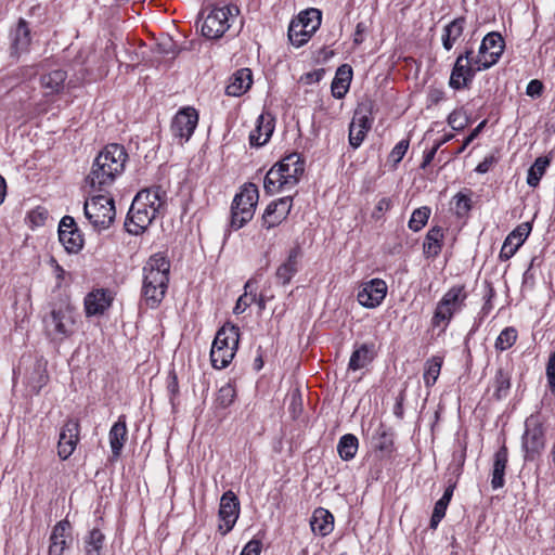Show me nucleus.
I'll return each instance as SVG.
<instances>
[{"instance_id": "nucleus-20", "label": "nucleus", "mask_w": 555, "mask_h": 555, "mask_svg": "<svg viewBox=\"0 0 555 555\" xmlns=\"http://www.w3.org/2000/svg\"><path fill=\"white\" fill-rule=\"evenodd\" d=\"M531 229L532 227L530 222H524L520 223L506 236L500 251V259L502 261H506L515 255L518 248L527 240L528 235L531 232Z\"/></svg>"}, {"instance_id": "nucleus-7", "label": "nucleus", "mask_w": 555, "mask_h": 555, "mask_svg": "<svg viewBox=\"0 0 555 555\" xmlns=\"http://www.w3.org/2000/svg\"><path fill=\"white\" fill-rule=\"evenodd\" d=\"M321 22L322 13L319 9L310 8L300 12L288 26L291 43L296 48L306 44L320 28Z\"/></svg>"}, {"instance_id": "nucleus-51", "label": "nucleus", "mask_w": 555, "mask_h": 555, "mask_svg": "<svg viewBox=\"0 0 555 555\" xmlns=\"http://www.w3.org/2000/svg\"><path fill=\"white\" fill-rule=\"evenodd\" d=\"M408 149H409V140H401L391 150V152L388 156V160L391 162L393 164V166H397L404 157Z\"/></svg>"}, {"instance_id": "nucleus-8", "label": "nucleus", "mask_w": 555, "mask_h": 555, "mask_svg": "<svg viewBox=\"0 0 555 555\" xmlns=\"http://www.w3.org/2000/svg\"><path fill=\"white\" fill-rule=\"evenodd\" d=\"M75 322L69 306L54 308L43 318L44 332L52 341L62 343L73 335Z\"/></svg>"}, {"instance_id": "nucleus-49", "label": "nucleus", "mask_w": 555, "mask_h": 555, "mask_svg": "<svg viewBox=\"0 0 555 555\" xmlns=\"http://www.w3.org/2000/svg\"><path fill=\"white\" fill-rule=\"evenodd\" d=\"M448 124L455 131L463 130L469 124V116L462 107L454 109L448 116Z\"/></svg>"}, {"instance_id": "nucleus-33", "label": "nucleus", "mask_w": 555, "mask_h": 555, "mask_svg": "<svg viewBox=\"0 0 555 555\" xmlns=\"http://www.w3.org/2000/svg\"><path fill=\"white\" fill-rule=\"evenodd\" d=\"M251 83V72H234L225 88V93L230 96H241L247 92Z\"/></svg>"}, {"instance_id": "nucleus-36", "label": "nucleus", "mask_w": 555, "mask_h": 555, "mask_svg": "<svg viewBox=\"0 0 555 555\" xmlns=\"http://www.w3.org/2000/svg\"><path fill=\"white\" fill-rule=\"evenodd\" d=\"M66 72H46L40 77V82L47 94L59 93L64 88Z\"/></svg>"}, {"instance_id": "nucleus-38", "label": "nucleus", "mask_w": 555, "mask_h": 555, "mask_svg": "<svg viewBox=\"0 0 555 555\" xmlns=\"http://www.w3.org/2000/svg\"><path fill=\"white\" fill-rule=\"evenodd\" d=\"M494 392L493 397L496 400H501L505 398L511 389V373L508 370L504 367H499L496 370L494 379H493Z\"/></svg>"}, {"instance_id": "nucleus-50", "label": "nucleus", "mask_w": 555, "mask_h": 555, "mask_svg": "<svg viewBox=\"0 0 555 555\" xmlns=\"http://www.w3.org/2000/svg\"><path fill=\"white\" fill-rule=\"evenodd\" d=\"M517 339V331L514 327L504 328L495 340V348L504 351L511 348Z\"/></svg>"}, {"instance_id": "nucleus-48", "label": "nucleus", "mask_w": 555, "mask_h": 555, "mask_svg": "<svg viewBox=\"0 0 555 555\" xmlns=\"http://www.w3.org/2000/svg\"><path fill=\"white\" fill-rule=\"evenodd\" d=\"M235 397L236 390L234 386L231 383H227L218 390L216 402L220 408L225 409L234 402Z\"/></svg>"}, {"instance_id": "nucleus-11", "label": "nucleus", "mask_w": 555, "mask_h": 555, "mask_svg": "<svg viewBox=\"0 0 555 555\" xmlns=\"http://www.w3.org/2000/svg\"><path fill=\"white\" fill-rule=\"evenodd\" d=\"M467 294L464 285L451 287L437 304L431 319L433 326H439L441 323L447 325L454 313L462 309Z\"/></svg>"}, {"instance_id": "nucleus-23", "label": "nucleus", "mask_w": 555, "mask_h": 555, "mask_svg": "<svg viewBox=\"0 0 555 555\" xmlns=\"http://www.w3.org/2000/svg\"><path fill=\"white\" fill-rule=\"evenodd\" d=\"M11 54L20 56L28 50L30 44V29L25 20L20 18L15 28L11 31Z\"/></svg>"}, {"instance_id": "nucleus-19", "label": "nucleus", "mask_w": 555, "mask_h": 555, "mask_svg": "<svg viewBox=\"0 0 555 555\" xmlns=\"http://www.w3.org/2000/svg\"><path fill=\"white\" fill-rule=\"evenodd\" d=\"M79 423L76 420H68L60 433L57 453L62 460H67L76 449L79 441Z\"/></svg>"}, {"instance_id": "nucleus-30", "label": "nucleus", "mask_w": 555, "mask_h": 555, "mask_svg": "<svg viewBox=\"0 0 555 555\" xmlns=\"http://www.w3.org/2000/svg\"><path fill=\"white\" fill-rule=\"evenodd\" d=\"M375 357L374 344H362L358 346L351 353L348 369L358 371L365 367L373 361Z\"/></svg>"}, {"instance_id": "nucleus-42", "label": "nucleus", "mask_w": 555, "mask_h": 555, "mask_svg": "<svg viewBox=\"0 0 555 555\" xmlns=\"http://www.w3.org/2000/svg\"><path fill=\"white\" fill-rule=\"evenodd\" d=\"M237 347L216 348L210 350V361L215 369L221 370L227 367L233 360Z\"/></svg>"}, {"instance_id": "nucleus-54", "label": "nucleus", "mask_w": 555, "mask_h": 555, "mask_svg": "<svg viewBox=\"0 0 555 555\" xmlns=\"http://www.w3.org/2000/svg\"><path fill=\"white\" fill-rule=\"evenodd\" d=\"M454 198L457 215H464L470 209V198L468 196L459 193Z\"/></svg>"}, {"instance_id": "nucleus-12", "label": "nucleus", "mask_w": 555, "mask_h": 555, "mask_svg": "<svg viewBox=\"0 0 555 555\" xmlns=\"http://www.w3.org/2000/svg\"><path fill=\"white\" fill-rule=\"evenodd\" d=\"M373 103L365 101L360 103L353 114L349 125V143L353 149H358L372 127Z\"/></svg>"}, {"instance_id": "nucleus-64", "label": "nucleus", "mask_w": 555, "mask_h": 555, "mask_svg": "<svg viewBox=\"0 0 555 555\" xmlns=\"http://www.w3.org/2000/svg\"><path fill=\"white\" fill-rule=\"evenodd\" d=\"M391 207V201L387 197H383L378 201L376 205V210L379 212L387 211Z\"/></svg>"}, {"instance_id": "nucleus-46", "label": "nucleus", "mask_w": 555, "mask_h": 555, "mask_svg": "<svg viewBox=\"0 0 555 555\" xmlns=\"http://www.w3.org/2000/svg\"><path fill=\"white\" fill-rule=\"evenodd\" d=\"M429 216L430 209L426 206L415 209L409 220V228L414 232L420 231L427 223Z\"/></svg>"}, {"instance_id": "nucleus-21", "label": "nucleus", "mask_w": 555, "mask_h": 555, "mask_svg": "<svg viewBox=\"0 0 555 555\" xmlns=\"http://www.w3.org/2000/svg\"><path fill=\"white\" fill-rule=\"evenodd\" d=\"M301 255L302 253L299 245H296L293 248H291L286 260L282 262L275 271V279L278 283L286 285L291 282L293 276L299 270V261Z\"/></svg>"}, {"instance_id": "nucleus-16", "label": "nucleus", "mask_w": 555, "mask_h": 555, "mask_svg": "<svg viewBox=\"0 0 555 555\" xmlns=\"http://www.w3.org/2000/svg\"><path fill=\"white\" fill-rule=\"evenodd\" d=\"M59 240L67 253L77 254L83 246V237L76 221L70 216H64L59 224Z\"/></svg>"}, {"instance_id": "nucleus-15", "label": "nucleus", "mask_w": 555, "mask_h": 555, "mask_svg": "<svg viewBox=\"0 0 555 555\" xmlns=\"http://www.w3.org/2000/svg\"><path fill=\"white\" fill-rule=\"evenodd\" d=\"M240 515V501L231 490L224 492L220 499L219 518L222 521L219 525V531L222 535L229 533L234 527Z\"/></svg>"}, {"instance_id": "nucleus-53", "label": "nucleus", "mask_w": 555, "mask_h": 555, "mask_svg": "<svg viewBox=\"0 0 555 555\" xmlns=\"http://www.w3.org/2000/svg\"><path fill=\"white\" fill-rule=\"evenodd\" d=\"M546 380L551 393L555 397V351L550 356L546 364Z\"/></svg>"}, {"instance_id": "nucleus-6", "label": "nucleus", "mask_w": 555, "mask_h": 555, "mask_svg": "<svg viewBox=\"0 0 555 555\" xmlns=\"http://www.w3.org/2000/svg\"><path fill=\"white\" fill-rule=\"evenodd\" d=\"M545 417L535 412L525 421V433L521 438V446L526 461H534L545 447Z\"/></svg>"}, {"instance_id": "nucleus-5", "label": "nucleus", "mask_w": 555, "mask_h": 555, "mask_svg": "<svg viewBox=\"0 0 555 555\" xmlns=\"http://www.w3.org/2000/svg\"><path fill=\"white\" fill-rule=\"evenodd\" d=\"M259 198L258 188L254 183H246L241 192L234 196L231 205L230 227L233 230L243 228L249 222L256 210Z\"/></svg>"}, {"instance_id": "nucleus-32", "label": "nucleus", "mask_w": 555, "mask_h": 555, "mask_svg": "<svg viewBox=\"0 0 555 555\" xmlns=\"http://www.w3.org/2000/svg\"><path fill=\"white\" fill-rule=\"evenodd\" d=\"M240 328L235 325H223L216 334L211 349L232 348L238 346Z\"/></svg>"}, {"instance_id": "nucleus-52", "label": "nucleus", "mask_w": 555, "mask_h": 555, "mask_svg": "<svg viewBox=\"0 0 555 555\" xmlns=\"http://www.w3.org/2000/svg\"><path fill=\"white\" fill-rule=\"evenodd\" d=\"M250 282L245 284V293L238 297L236 305L233 309L234 314L243 313L254 301H256V295H248L246 289L249 287Z\"/></svg>"}, {"instance_id": "nucleus-17", "label": "nucleus", "mask_w": 555, "mask_h": 555, "mask_svg": "<svg viewBox=\"0 0 555 555\" xmlns=\"http://www.w3.org/2000/svg\"><path fill=\"white\" fill-rule=\"evenodd\" d=\"M387 294V285L380 279H373L362 285L357 298L365 308H376L382 304Z\"/></svg>"}, {"instance_id": "nucleus-47", "label": "nucleus", "mask_w": 555, "mask_h": 555, "mask_svg": "<svg viewBox=\"0 0 555 555\" xmlns=\"http://www.w3.org/2000/svg\"><path fill=\"white\" fill-rule=\"evenodd\" d=\"M476 72H451L449 86L454 90L467 88L473 81Z\"/></svg>"}, {"instance_id": "nucleus-35", "label": "nucleus", "mask_w": 555, "mask_h": 555, "mask_svg": "<svg viewBox=\"0 0 555 555\" xmlns=\"http://www.w3.org/2000/svg\"><path fill=\"white\" fill-rule=\"evenodd\" d=\"M465 20L463 17L455 18L443 28L442 46L447 51H450L456 40L462 36L464 30Z\"/></svg>"}, {"instance_id": "nucleus-3", "label": "nucleus", "mask_w": 555, "mask_h": 555, "mask_svg": "<svg viewBox=\"0 0 555 555\" xmlns=\"http://www.w3.org/2000/svg\"><path fill=\"white\" fill-rule=\"evenodd\" d=\"M170 263L162 254L150 257L143 267L142 296L146 305L156 308L164 299L169 283Z\"/></svg>"}, {"instance_id": "nucleus-26", "label": "nucleus", "mask_w": 555, "mask_h": 555, "mask_svg": "<svg viewBox=\"0 0 555 555\" xmlns=\"http://www.w3.org/2000/svg\"><path fill=\"white\" fill-rule=\"evenodd\" d=\"M70 522L67 519L59 521L50 535L49 555H63L66 548V537L70 533Z\"/></svg>"}, {"instance_id": "nucleus-60", "label": "nucleus", "mask_w": 555, "mask_h": 555, "mask_svg": "<svg viewBox=\"0 0 555 555\" xmlns=\"http://www.w3.org/2000/svg\"><path fill=\"white\" fill-rule=\"evenodd\" d=\"M444 99V92L438 88H430L428 90L427 100L429 105H436Z\"/></svg>"}, {"instance_id": "nucleus-39", "label": "nucleus", "mask_w": 555, "mask_h": 555, "mask_svg": "<svg viewBox=\"0 0 555 555\" xmlns=\"http://www.w3.org/2000/svg\"><path fill=\"white\" fill-rule=\"evenodd\" d=\"M359 448V440L352 434H346L340 437L337 444V452L341 460L350 461L354 457Z\"/></svg>"}, {"instance_id": "nucleus-56", "label": "nucleus", "mask_w": 555, "mask_h": 555, "mask_svg": "<svg viewBox=\"0 0 555 555\" xmlns=\"http://www.w3.org/2000/svg\"><path fill=\"white\" fill-rule=\"evenodd\" d=\"M543 89L544 87L542 81L532 79L527 86L526 93L531 98H539L541 96Z\"/></svg>"}, {"instance_id": "nucleus-10", "label": "nucleus", "mask_w": 555, "mask_h": 555, "mask_svg": "<svg viewBox=\"0 0 555 555\" xmlns=\"http://www.w3.org/2000/svg\"><path fill=\"white\" fill-rule=\"evenodd\" d=\"M238 14L235 5L212 9L202 25V35L207 39H218L230 28Z\"/></svg>"}, {"instance_id": "nucleus-44", "label": "nucleus", "mask_w": 555, "mask_h": 555, "mask_svg": "<svg viewBox=\"0 0 555 555\" xmlns=\"http://www.w3.org/2000/svg\"><path fill=\"white\" fill-rule=\"evenodd\" d=\"M374 448L383 454H390L393 450V435L385 427L380 426L374 437Z\"/></svg>"}, {"instance_id": "nucleus-4", "label": "nucleus", "mask_w": 555, "mask_h": 555, "mask_svg": "<svg viewBox=\"0 0 555 555\" xmlns=\"http://www.w3.org/2000/svg\"><path fill=\"white\" fill-rule=\"evenodd\" d=\"M304 172V158L298 153L288 154L267 172L263 180L266 193L275 194L295 188Z\"/></svg>"}, {"instance_id": "nucleus-61", "label": "nucleus", "mask_w": 555, "mask_h": 555, "mask_svg": "<svg viewBox=\"0 0 555 555\" xmlns=\"http://www.w3.org/2000/svg\"><path fill=\"white\" fill-rule=\"evenodd\" d=\"M441 146V143H436L431 150L427 151L424 154L423 162L421 164V168L425 169L434 159L438 149Z\"/></svg>"}, {"instance_id": "nucleus-24", "label": "nucleus", "mask_w": 555, "mask_h": 555, "mask_svg": "<svg viewBox=\"0 0 555 555\" xmlns=\"http://www.w3.org/2000/svg\"><path fill=\"white\" fill-rule=\"evenodd\" d=\"M274 118L269 113L261 114L257 119V127L249 134V143L253 146L266 144L274 130Z\"/></svg>"}, {"instance_id": "nucleus-58", "label": "nucleus", "mask_w": 555, "mask_h": 555, "mask_svg": "<svg viewBox=\"0 0 555 555\" xmlns=\"http://www.w3.org/2000/svg\"><path fill=\"white\" fill-rule=\"evenodd\" d=\"M36 372L38 374V378L36 380V383H33L30 386L31 388L36 391V392H39L40 389L46 385L47 380H48V375L44 373V371L41 369V365L38 364L37 365V369H36Z\"/></svg>"}, {"instance_id": "nucleus-63", "label": "nucleus", "mask_w": 555, "mask_h": 555, "mask_svg": "<svg viewBox=\"0 0 555 555\" xmlns=\"http://www.w3.org/2000/svg\"><path fill=\"white\" fill-rule=\"evenodd\" d=\"M487 124V120H482L470 133L469 135L465 139V143L466 144H470L477 137L478 134L480 133V131L483 129V127L486 126Z\"/></svg>"}, {"instance_id": "nucleus-37", "label": "nucleus", "mask_w": 555, "mask_h": 555, "mask_svg": "<svg viewBox=\"0 0 555 555\" xmlns=\"http://www.w3.org/2000/svg\"><path fill=\"white\" fill-rule=\"evenodd\" d=\"M454 488H455V485H450L444 490L443 495L436 502L434 512H433V515L430 518V528L431 529H436L437 526L439 525V522L444 517L448 505L452 499Z\"/></svg>"}, {"instance_id": "nucleus-41", "label": "nucleus", "mask_w": 555, "mask_h": 555, "mask_svg": "<svg viewBox=\"0 0 555 555\" xmlns=\"http://www.w3.org/2000/svg\"><path fill=\"white\" fill-rule=\"evenodd\" d=\"M551 159L547 156L538 157L533 165L528 170L527 183L528 185L535 188L539 185L541 178L546 171Z\"/></svg>"}, {"instance_id": "nucleus-22", "label": "nucleus", "mask_w": 555, "mask_h": 555, "mask_svg": "<svg viewBox=\"0 0 555 555\" xmlns=\"http://www.w3.org/2000/svg\"><path fill=\"white\" fill-rule=\"evenodd\" d=\"M194 43L191 41L189 44L178 47L176 41L168 35H163L155 44V52L164 60L158 65H168V62L175 60L181 53L193 49Z\"/></svg>"}, {"instance_id": "nucleus-62", "label": "nucleus", "mask_w": 555, "mask_h": 555, "mask_svg": "<svg viewBox=\"0 0 555 555\" xmlns=\"http://www.w3.org/2000/svg\"><path fill=\"white\" fill-rule=\"evenodd\" d=\"M167 389L172 396H176L179 391L178 378L173 372L170 373V380L168 382Z\"/></svg>"}, {"instance_id": "nucleus-59", "label": "nucleus", "mask_w": 555, "mask_h": 555, "mask_svg": "<svg viewBox=\"0 0 555 555\" xmlns=\"http://www.w3.org/2000/svg\"><path fill=\"white\" fill-rule=\"evenodd\" d=\"M321 77L322 72H306L304 75L300 76L298 81L304 85H312L314 82L320 81Z\"/></svg>"}, {"instance_id": "nucleus-25", "label": "nucleus", "mask_w": 555, "mask_h": 555, "mask_svg": "<svg viewBox=\"0 0 555 555\" xmlns=\"http://www.w3.org/2000/svg\"><path fill=\"white\" fill-rule=\"evenodd\" d=\"M112 297L103 288L89 293L85 298V310L88 317L102 314L111 306Z\"/></svg>"}, {"instance_id": "nucleus-57", "label": "nucleus", "mask_w": 555, "mask_h": 555, "mask_svg": "<svg viewBox=\"0 0 555 555\" xmlns=\"http://www.w3.org/2000/svg\"><path fill=\"white\" fill-rule=\"evenodd\" d=\"M261 543L258 540H250L242 550L241 555H259Z\"/></svg>"}, {"instance_id": "nucleus-29", "label": "nucleus", "mask_w": 555, "mask_h": 555, "mask_svg": "<svg viewBox=\"0 0 555 555\" xmlns=\"http://www.w3.org/2000/svg\"><path fill=\"white\" fill-rule=\"evenodd\" d=\"M310 526L315 534L325 537L333 531L334 517L327 509L319 507L312 514Z\"/></svg>"}, {"instance_id": "nucleus-27", "label": "nucleus", "mask_w": 555, "mask_h": 555, "mask_svg": "<svg viewBox=\"0 0 555 555\" xmlns=\"http://www.w3.org/2000/svg\"><path fill=\"white\" fill-rule=\"evenodd\" d=\"M127 435L126 416L120 415L118 421L112 426L108 435L112 455L114 459H118L120 456L121 450L127 440Z\"/></svg>"}, {"instance_id": "nucleus-31", "label": "nucleus", "mask_w": 555, "mask_h": 555, "mask_svg": "<svg viewBox=\"0 0 555 555\" xmlns=\"http://www.w3.org/2000/svg\"><path fill=\"white\" fill-rule=\"evenodd\" d=\"M141 198L142 204H147L149 208L155 207L156 211L163 212L166 206V192L162 189V186H153L150 189H145L140 191L134 198Z\"/></svg>"}, {"instance_id": "nucleus-1", "label": "nucleus", "mask_w": 555, "mask_h": 555, "mask_svg": "<svg viewBox=\"0 0 555 555\" xmlns=\"http://www.w3.org/2000/svg\"><path fill=\"white\" fill-rule=\"evenodd\" d=\"M128 154L122 145L108 144L95 157L86 183L94 191L109 186L125 168Z\"/></svg>"}, {"instance_id": "nucleus-40", "label": "nucleus", "mask_w": 555, "mask_h": 555, "mask_svg": "<svg viewBox=\"0 0 555 555\" xmlns=\"http://www.w3.org/2000/svg\"><path fill=\"white\" fill-rule=\"evenodd\" d=\"M353 72H336L332 81L331 90L335 99H343L349 90Z\"/></svg>"}, {"instance_id": "nucleus-13", "label": "nucleus", "mask_w": 555, "mask_h": 555, "mask_svg": "<svg viewBox=\"0 0 555 555\" xmlns=\"http://www.w3.org/2000/svg\"><path fill=\"white\" fill-rule=\"evenodd\" d=\"M140 198H134L130 206L127 220L125 222V227L127 231L131 234H140L142 233L152 221L162 212L156 211L155 207L149 208L147 204H142L143 202Z\"/></svg>"}, {"instance_id": "nucleus-9", "label": "nucleus", "mask_w": 555, "mask_h": 555, "mask_svg": "<svg viewBox=\"0 0 555 555\" xmlns=\"http://www.w3.org/2000/svg\"><path fill=\"white\" fill-rule=\"evenodd\" d=\"M86 218L95 229H107L115 219L114 199L107 195H94L83 204Z\"/></svg>"}, {"instance_id": "nucleus-28", "label": "nucleus", "mask_w": 555, "mask_h": 555, "mask_svg": "<svg viewBox=\"0 0 555 555\" xmlns=\"http://www.w3.org/2000/svg\"><path fill=\"white\" fill-rule=\"evenodd\" d=\"M508 462V451L503 444L494 454L491 486L493 489H500L504 486V475Z\"/></svg>"}, {"instance_id": "nucleus-34", "label": "nucleus", "mask_w": 555, "mask_h": 555, "mask_svg": "<svg viewBox=\"0 0 555 555\" xmlns=\"http://www.w3.org/2000/svg\"><path fill=\"white\" fill-rule=\"evenodd\" d=\"M443 230L440 227H433L426 234L423 243L424 255L429 257H436L440 254L442 248Z\"/></svg>"}, {"instance_id": "nucleus-14", "label": "nucleus", "mask_w": 555, "mask_h": 555, "mask_svg": "<svg viewBox=\"0 0 555 555\" xmlns=\"http://www.w3.org/2000/svg\"><path fill=\"white\" fill-rule=\"evenodd\" d=\"M198 124V113L194 107L188 106L178 111L171 121V132L175 138L188 142Z\"/></svg>"}, {"instance_id": "nucleus-18", "label": "nucleus", "mask_w": 555, "mask_h": 555, "mask_svg": "<svg viewBox=\"0 0 555 555\" xmlns=\"http://www.w3.org/2000/svg\"><path fill=\"white\" fill-rule=\"evenodd\" d=\"M292 206V196H285L270 203L262 216V227L270 230L282 223L291 212Z\"/></svg>"}, {"instance_id": "nucleus-55", "label": "nucleus", "mask_w": 555, "mask_h": 555, "mask_svg": "<svg viewBox=\"0 0 555 555\" xmlns=\"http://www.w3.org/2000/svg\"><path fill=\"white\" fill-rule=\"evenodd\" d=\"M334 56V51L327 47H323L313 53V60L317 64H325Z\"/></svg>"}, {"instance_id": "nucleus-45", "label": "nucleus", "mask_w": 555, "mask_h": 555, "mask_svg": "<svg viewBox=\"0 0 555 555\" xmlns=\"http://www.w3.org/2000/svg\"><path fill=\"white\" fill-rule=\"evenodd\" d=\"M442 358L433 357L425 363L424 382L427 387L433 386L439 377Z\"/></svg>"}, {"instance_id": "nucleus-2", "label": "nucleus", "mask_w": 555, "mask_h": 555, "mask_svg": "<svg viewBox=\"0 0 555 555\" xmlns=\"http://www.w3.org/2000/svg\"><path fill=\"white\" fill-rule=\"evenodd\" d=\"M505 48V42L501 34L491 31L487 34L475 52L473 46H466L464 51L457 56L452 69H487L493 66Z\"/></svg>"}, {"instance_id": "nucleus-43", "label": "nucleus", "mask_w": 555, "mask_h": 555, "mask_svg": "<svg viewBox=\"0 0 555 555\" xmlns=\"http://www.w3.org/2000/svg\"><path fill=\"white\" fill-rule=\"evenodd\" d=\"M105 537L96 528L92 529L85 540L86 555H102Z\"/></svg>"}]
</instances>
